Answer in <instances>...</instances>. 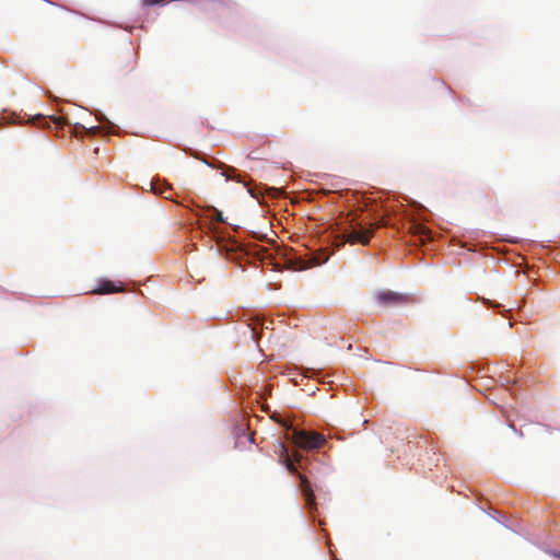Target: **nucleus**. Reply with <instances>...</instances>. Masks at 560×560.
Segmentation results:
<instances>
[{
	"instance_id": "obj_1",
	"label": "nucleus",
	"mask_w": 560,
	"mask_h": 560,
	"mask_svg": "<svg viewBox=\"0 0 560 560\" xmlns=\"http://www.w3.org/2000/svg\"><path fill=\"white\" fill-rule=\"evenodd\" d=\"M150 187L155 195L185 207L192 215L184 226L190 241L187 250L196 249L194 240L197 238L202 246L214 250L217 255L224 257L243 271L247 268L276 272L283 269L306 270L326 264L334 253L328 246L307 247L303 253L296 252L279 245L265 234L232 226L225 222L223 213L213 206L201 207L194 201L184 203L164 178L153 177Z\"/></svg>"
},
{
	"instance_id": "obj_2",
	"label": "nucleus",
	"mask_w": 560,
	"mask_h": 560,
	"mask_svg": "<svg viewBox=\"0 0 560 560\" xmlns=\"http://www.w3.org/2000/svg\"><path fill=\"white\" fill-rule=\"evenodd\" d=\"M340 200L347 214L341 231L346 242L366 245L381 226L390 228L397 237L413 247L425 246L440 237L428 224V209L409 198L404 203L390 191L347 190Z\"/></svg>"
},
{
	"instance_id": "obj_3",
	"label": "nucleus",
	"mask_w": 560,
	"mask_h": 560,
	"mask_svg": "<svg viewBox=\"0 0 560 560\" xmlns=\"http://www.w3.org/2000/svg\"><path fill=\"white\" fill-rule=\"evenodd\" d=\"M290 440L291 448L282 441L277 440L275 452L279 455L278 462L296 479V486L303 497L304 509L307 511L312 527H320L323 523L317 514L315 486L312 481V460L315 458L307 453L324 448L327 444L326 436L315 431L295 429L292 431Z\"/></svg>"
},
{
	"instance_id": "obj_4",
	"label": "nucleus",
	"mask_w": 560,
	"mask_h": 560,
	"mask_svg": "<svg viewBox=\"0 0 560 560\" xmlns=\"http://www.w3.org/2000/svg\"><path fill=\"white\" fill-rule=\"evenodd\" d=\"M94 115H95L96 120L102 125V127L101 126L85 127L84 125H82L80 122H75L73 126L77 129L84 131L89 136L103 135L104 132L117 133L118 130L120 129L117 125H115L113 121H110L107 118V116L104 113H102L100 109H95Z\"/></svg>"
},
{
	"instance_id": "obj_5",
	"label": "nucleus",
	"mask_w": 560,
	"mask_h": 560,
	"mask_svg": "<svg viewBox=\"0 0 560 560\" xmlns=\"http://www.w3.org/2000/svg\"><path fill=\"white\" fill-rule=\"evenodd\" d=\"M376 300L381 305L388 306L405 303L407 301V296L395 291L383 290L376 294Z\"/></svg>"
},
{
	"instance_id": "obj_6",
	"label": "nucleus",
	"mask_w": 560,
	"mask_h": 560,
	"mask_svg": "<svg viewBox=\"0 0 560 560\" xmlns=\"http://www.w3.org/2000/svg\"><path fill=\"white\" fill-rule=\"evenodd\" d=\"M459 246L464 249H467L468 252L472 253H479L481 255H488L489 250H497L500 254H503V250L494 248L492 245H490L487 242H462Z\"/></svg>"
},
{
	"instance_id": "obj_7",
	"label": "nucleus",
	"mask_w": 560,
	"mask_h": 560,
	"mask_svg": "<svg viewBox=\"0 0 560 560\" xmlns=\"http://www.w3.org/2000/svg\"><path fill=\"white\" fill-rule=\"evenodd\" d=\"M119 291L120 287L107 278L101 279L97 283V287L95 288V292L98 294H112Z\"/></svg>"
},
{
	"instance_id": "obj_8",
	"label": "nucleus",
	"mask_w": 560,
	"mask_h": 560,
	"mask_svg": "<svg viewBox=\"0 0 560 560\" xmlns=\"http://www.w3.org/2000/svg\"><path fill=\"white\" fill-rule=\"evenodd\" d=\"M222 175L225 176V178L229 180H235L240 183H243L245 177L247 176L245 173L232 166H226L225 170L222 172Z\"/></svg>"
},
{
	"instance_id": "obj_9",
	"label": "nucleus",
	"mask_w": 560,
	"mask_h": 560,
	"mask_svg": "<svg viewBox=\"0 0 560 560\" xmlns=\"http://www.w3.org/2000/svg\"><path fill=\"white\" fill-rule=\"evenodd\" d=\"M35 118L44 119V120L49 119L56 126L71 125V121H70L68 115H63V116H60V117H58V116L46 117V116H43L42 114H37V115H35Z\"/></svg>"
},
{
	"instance_id": "obj_10",
	"label": "nucleus",
	"mask_w": 560,
	"mask_h": 560,
	"mask_svg": "<svg viewBox=\"0 0 560 560\" xmlns=\"http://www.w3.org/2000/svg\"><path fill=\"white\" fill-rule=\"evenodd\" d=\"M495 242L497 243H509V244H528L529 241L527 240H524V238H520V237H515V236H510V235H499L495 237Z\"/></svg>"
},
{
	"instance_id": "obj_11",
	"label": "nucleus",
	"mask_w": 560,
	"mask_h": 560,
	"mask_svg": "<svg viewBox=\"0 0 560 560\" xmlns=\"http://www.w3.org/2000/svg\"><path fill=\"white\" fill-rule=\"evenodd\" d=\"M487 307L491 308L492 311L501 314L504 317H508V315L511 313L512 308L506 310L502 304H500L497 301H488Z\"/></svg>"
},
{
	"instance_id": "obj_12",
	"label": "nucleus",
	"mask_w": 560,
	"mask_h": 560,
	"mask_svg": "<svg viewBox=\"0 0 560 560\" xmlns=\"http://www.w3.org/2000/svg\"><path fill=\"white\" fill-rule=\"evenodd\" d=\"M235 434L236 439H241L242 436H245L250 443H254V438L252 434L245 432L240 425L235 427Z\"/></svg>"
},
{
	"instance_id": "obj_13",
	"label": "nucleus",
	"mask_w": 560,
	"mask_h": 560,
	"mask_svg": "<svg viewBox=\"0 0 560 560\" xmlns=\"http://www.w3.org/2000/svg\"><path fill=\"white\" fill-rule=\"evenodd\" d=\"M250 338L257 343L259 345V335L258 332L256 331L255 328H250Z\"/></svg>"
},
{
	"instance_id": "obj_14",
	"label": "nucleus",
	"mask_w": 560,
	"mask_h": 560,
	"mask_svg": "<svg viewBox=\"0 0 560 560\" xmlns=\"http://www.w3.org/2000/svg\"><path fill=\"white\" fill-rule=\"evenodd\" d=\"M271 324H272V320H271V319H270V320H266V322H264V324H262V328H265V329H269Z\"/></svg>"
},
{
	"instance_id": "obj_15",
	"label": "nucleus",
	"mask_w": 560,
	"mask_h": 560,
	"mask_svg": "<svg viewBox=\"0 0 560 560\" xmlns=\"http://www.w3.org/2000/svg\"><path fill=\"white\" fill-rule=\"evenodd\" d=\"M247 191L250 194L252 197L257 198L256 191L253 188L248 187Z\"/></svg>"
},
{
	"instance_id": "obj_16",
	"label": "nucleus",
	"mask_w": 560,
	"mask_h": 560,
	"mask_svg": "<svg viewBox=\"0 0 560 560\" xmlns=\"http://www.w3.org/2000/svg\"><path fill=\"white\" fill-rule=\"evenodd\" d=\"M551 556L556 558L557 560H560V552L559 551H552Z\"/></svg>"
},
{
	"instance_id": "obj_17",
	"label": "nucleus",
	"mask_w": 560,
	"mask_h": 560,
	"mask_svg": "<svg viewBox=\"0 0 560 560\" xmlns=\"http://www.w3.org/2000/svg\"><path fill=\"white\" fill-rule=\"evenodd\" d=\"M510 428L513 429L515 432H517V430L515 429V427L513 424H510ZM518 434L522 435V432L518 431Z\"/></svg>"
},
{
	"instance_id": "obj_18",
	"label": "nucleus",
	"mask_w": 560,
	"mask_h": 560,
	"mask_svg": "<svg viewBox=\"0 0 560 560\" xmlns=\"http://www.w3.org/2000/svg\"><path fill=\"white\" fill-rule=\"evenodd\" d=\"M273 284L271 282L268 283L269 289H277L276 287H272Z\"/></svg>"
},
{
	"instance_id": "obj_19",
	"label": "nucleus",
	"mask_w": 560,
	"mask_h": 560,
	"mask_svg": "<svg viewBox=\"0 0 560 560\" xmlns=\"http://www.w3.org/2000/svg\"><path fill=\"white\" fill-rule=\"evenodd\" d=\"M199 154H202V153H201V152H197V153L194 155V156H195V159H200V158H199Z\"/></svg>"
},
{
	"instance_id": "obj_20",
	"label": "nucleus",
	"mask_w": 560,
	"mask_h": 560,
	"mask_svg": "<svg viewBox=\"0 0 560 560\" xmlns=\"http://www.w3.org/2000/svg\"><path fill=\"white\" fill-rule=\"evenodd\" d=\"M327 545H328L329 552H331V546L328 541H327Z\"/></svg>"
}]
</instances>
